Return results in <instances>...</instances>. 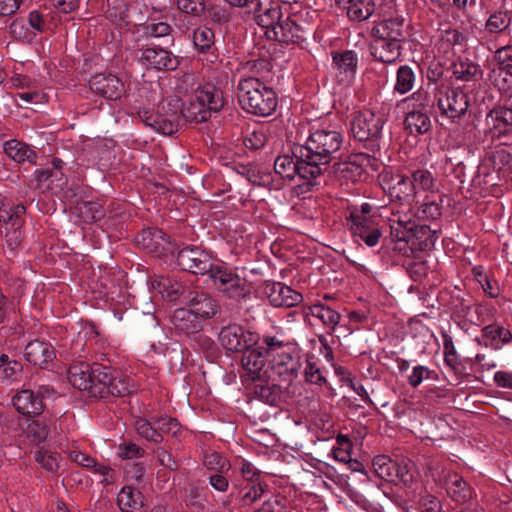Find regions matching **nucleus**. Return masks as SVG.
<instances>
[{"label": "nucleus", "mask_w": 512, "mask_h": 512, "mask_svg": "<svg viewBox=\"0 0 512 512\" xmlns=\"http://www.w3.org/2000/svg\"><path fill=\"white\" fill-rule=\"evenodd\" d=\"M510 16L507 12L498 11L490 15L486 21V28L491 33H498L505 30L510 25Z\"/></svg>", "instance_id": "obj_52"}, {"label": "nucleus", "mask_w": 512, "mask_h": 512, "mask_svg": "<svg viewBox=\"0 0 512 512\" xmlns=\"http://www.w3.org/2000/svg\"><path fill=\"white\" fill-rule=\"evenodd\" d=\"M435 98L440 114L451 120L461 118L469 107L467 94L459 88L441 86L437 88Z\"/></svg>", "instance_id": "obj_5"}, {"label": "nucleus", "mask_w": 512, "mask_h": 512, "mask_svg": "<svg viewBox=\"0 0 512 512\" xmlns=\"http://www.w3.org/2000/svg\"><path fill=\"white\" fill-rule=\"evenodd\" d=\"M173 327L178 332L192 335L202 329V321L188 307L176 309L171 317Z\"/></svg>", "instance_id": "obj_29"}, {"label": "nucleus", "mask_w": 512, "mask_h": 512, "mask_svg": "<svg viewBox=\"0 0 512 512\" xmlns=\"http://www.w3.org/2000/svg\"><path fill=\"white\" fill-rule=\"evenodd\" d=\"M332 67L340 82H350L357 69V54L352 50L332 53Z\"/></svg>", "instance_id": "obj_24"}, {"label": "nucleus", "mask_w": 512, "mask_h": 512, "mask_svg": "<svg viewBox=\"0 0 512 512\" xmlns=\"http://www.w3.org/2000/svg\"><path fill=\"white\" fill-rule=\"evenodd\" d=\"M496 312L495 307L490 303H475L473 318H477V322H472L474 325H481L493 319Z\"/></svg>", "instance_id": "obj_55"}, {"label": "nucleus", "mask_w": 512, "mask_h": 512, "mask_svg": "<svg viewBox=\"0 0 512 512\" xmlns=\"http://www.w3.org/2000/svg\"><path fill=\"white\" fill-rule=\"evenodd\" d=\"M384 118L370 110L358 111L351 121V133L358 141L373 140L380 137Z\"/></svg>", "instance_id": "obj_9"}, {"label": "nucleus", "mask_w": 512, "mask_h": 512, "mask_svg": "<svg viewBox=\"0 0 512 512\" xmlns=\"http://www.w3.org/2000/svg\"><path fill=\"white\" fill-rule=\"evenodd\" d=\"M214 286L231 299H242L250 293L245 279L226 267L215 265L209 274Z\"/></svg>", "instance_id": "obj_7"}, {"label": "nucleus", "mask_w": 512, "mask_h": 512, "mask_svg": "<svg viewBox=\"0 0 512 512\" xmlns=\"http://www.w3.org/2000/svg\"><path fill=\"white\" fill-rule=\"evenodd\" d=\"M158 431L161 433L171 434L173 436L178 435L181 430L179 422L175 418L163 416L155 421Z\"/></svg>", "instance_id": "obj_62"}, {"label": "nucleus", "mask_w": 512, "mask_h": 512, "mask_svg": "<svg viewBox=\"0 0 512 512\" xmlns=\"http://www.w3.org/2000/svg\"><path fill=\"white\" fill-rule=\"evenodd\" d=\"M25 359L40 368H47V366L53 362L56 357L53 346L44 341H31L29 342L24 350Z\"/></svg>", "instance_id": "obj_23"}, {"label": "nucleus", "mask_w": 512, "mask_h": 512, "mask_svg": "<svg viewBox=\"0 0 512 512\" xmlns=\"http://www.w3.org/2000/svg\"><path fill=\"white\" fill-rule=\"evenodd\" d=\"M140 60L146 67L157 70L174 69L177 65L176 59L169 51L155 47L146 48Z\"/></svg>", "instance_id": "obj_28"}, {"label": "nucleus", "mask_w": 512, "mask_h": 512, "mask_svg": "<svg viewBox=\"0 0 512 512\" xmlns=\"http://www.w3.org/2000/svg\"><path fill=\"white\" fill-rule=\"evenodd\" d=\"M436 101L435 94L432 95L428 90L420 88L410 96L404 98L401 102L409 111H429Z\"/></svg>", "instance_id": "obj_37"}, {"label": "nucleus", "mask_w": 512, "mask_h": 512, "mask_svg": "<svg viewBox=\"0 0 512 512\" xmlns=\"http://www.w3.org/2000/svg\"><path fill=\"white\" fill-rule=\"evenodd\" d=\"M49 393L48 387H41L37 395L31 390H22L13 397V405L23 415L36 416L42 413L44 408L42 398Z\"/></svg>", "instance_id": "obj_18"}, {"label": "nucleus", "mask_w": 512, "mask_h": 512, "mask_svg": "<svg viewBox=\"0 0 512 512\" xmlns=\"http://www.w3.org/2000/svg\"><path fill=\"white\" fill-rule=\"evenodd\" d=\"M301 369L299 358L294 357L292 352L279 353L270 360L271 381L279 388L289 389L298 378Z\"/></svg>", "instance_id": "obj_8"}, {"label": "nucleus", "mask_w": 512, "mask_h": 512, "mask_svg": "<svg viewBox=\"0 0 512 512\" xmlns=\"http://www.w3.org/2000/svg\"><path fill=\"white\" fill-rule=\"evenodd\" d=\"M11 35L18 40L30 41L35 37V32L26 26L23 19H15L10 25Z\"/></svg>", "instance_id": "obj_59"}, {"label": "nucleus", "mask_w": 512, "mask_h": 512, "mask_svg": "<svg viewBox=\"0 0 512 512\" xmlns=\"http://www.w3.org/2000/svg\"><path fill=\"white\" fill-rule=\"evenodd\" d=\"M242 375L246 381H270V366L266 365V357L261 349L253 348L244 352L242 359Z\"/></svg>", "instance_id": "obj_11"}, {"label": "nucleus", "mask_w": 512, "mask_h": 512, "mask_svg": "<svg viewBox=\"0 0 512 512\" xmlns=\"http://www.w3.org/2000/svg\"><path fill=\"white\" fill-rule=\"evenodd\" d=\"M373 468L380 478L393 481L396 462L392 461L389 457L385 455L376 456L373 459Z\"/></svg>", "instance_id": "obj_49"}, {"label": "nucleus", "mask_w": 512, "mask_h": 512, "mask_svg": "<svg viewBox=\"0 0 512 512\" xmlns=\"http://www.w3.org/2000/svg\"><path fill=\"white\" fill-rule=\"evenodd\" d=\"M168 106H172L173 109L169 108L164 114L156 113L147 115L148 113L145 112L144 118L146 125L164 135H171L176 132L180 124V117L177 112L179 108L178 101L175 100L173 104L169 102Z\"/></svg>", "instance_id": "obj_17"}, {"label": "nucleus", "mask_w": 512, "mask_h": 512, "mask_svg": "<svg viewBox=\"0 0 512 512\" xmlns=\"http://www.w3.org/2000/svg\"><path fill=\"white\" fill-rule=\"evenodd\" d=\"M283 43L300 44L306 39V32L289 17L281 21L269 37Z\"/></svg>", "instance_id": "obj_26"}, {"label": "nucleus", "mask_w": 512, "mask_h": 512, "mask_svg": "<svg viewBox=\"0 0 512 512\" xmlns=\"http://www.w3.org/2000/svg\"><path fill=\"white\" fill-rule=\"evenodd\" d=\"M380 184L392 200L407 203L408 205L415 201L410 177L385 172L380 176Z\"/></svg>", "instance_id": "obj_12"}, {"label": "nucleus", "mask_w": 512, "mask_h": 512, "mask_svg": "<svg viewBox=\"0 0 512 512\" xmlns=\"http://www.w3.org/2000/svg\"><path fill=\"white\" fill-rule=\"evenodd\" d=\"M241 108L249 114L267 117L278 105L275 91L255 77L244 78L237 86Z\"/></svg>", "instance_id": "obj_1"}, {"label": "nucleus", "mask_w": 512, "mask_h": 512, "mask_svg": "<svg viewBox=\"0 0 512 512\" xmlns=\"http://www.w3.org/2000/svg\"><path fill=\"white\" fill-rule=\"evenodd\" d=\"M265 293L275 307H292L302 299L301 294L281 282L266 285Z\"/></svg>", "instance_id": "obj_22"}, {"label": "nucleus", "mask_w": 512, "mask_h": 512, "mask_svg": "<svg viewBox=\"0 0 512 512\" xmlns=\"http://www.w3.org/2000/svg\"><path fill=\"white\" fill-rule=\"evenodd\" d=\"M371 55L383 63H393L401 55V46L397 42L374 36L370 44Z\"/></svg>", "instance_id": "obj_27"}, {"label": "nucleus", "mask_w": 512, "mask_h": 512, "mask_svg": "<svg viewBox=\"0 0 512 512\" xmlns=\"http://www.w3.org/2000/svg\"><path fill=\"white\" fill-rule=\"evenodd\" d=\"M391 234L397 241L408 242L413 236L415 223L408 214H393L390 219Z\"/></svg>", "instance_id": "obj_35"}, {"label": "nucleus", "mask_w": 512, "mask_h": 512, "mask_svg": "<svg viewBox=\"0 0 512 512\" xmlns=\"http://www.w3.org/2000/svg\"><path fill=\"white\" fill-rule=\"evenodd\" d=\"M137 433L148 441L159 443L162 441V435L158 431L157 427H153L152 424L145 418H139L134 423Z\"/></svg>", "instance_id": "obj_51"}, {"label": "nucleus", "mask_w": 512, "mask_h": 512, "mask_svg": "<svg viewBox=\"0 0 512 512\" xmlns=\"http://www.w3.org/2000/svg\"><path fill=\"white\" fill-rule=\"evenodd\" d=\"M256 7L260 8V5ZM255 19L258 25L267 29L266 35L270 37L276 29V26L283 20V17L278 6H271L265 8L263 12H261L260 9L255 10Z\"/></svg>", "instance_id": "obj_39"}, {"label": "nucleus", "mask_w": 512, "mask_h": 512, "mask_svg": "<svg viewBox=\"0 0 512 512\" xmlns=\"http://www.w3.org/2000/svg\"><path fill=\"white\" fill-rule=\"evenodd\" d=\"M418 215L423 220H436L441 216V207L436 200L426 201L419 208Z\"/></svg>", "instance_id": "obj_63"}, {"label": "nucleus", "mask_w": 512, "mask_h": 512, "mask_svg": "<svg viewBox=\"0 0 512 512\" xmlns=\"http://www.w3.org/2000/svg\"><path fill=\"white\" fill-rule=\"evenodd\" d=\"M90 89L108 99L118 100L125 92L123 81L114 74H97L89 81Z\"/></svg>", "instance_id": "obj_15"}, {"label": "nucleus", "mask_w": 512, "mask_h": 512, "mask_svg": "<svg viewBox=\"0 0 512 512\" xmlns=\"http://www.w3.org/2000/svg\"><path fill=\"white\" fill-rule=\"evenodd\" d=\"M258 348L261 349L265 355L271 357V359L279 355V353H288L293 350L291 344L285 339L282 333L263 335L261 345Z\"/></svg>", "instance_id": "obj_34"}, {"label": "nucleus", "mask_w": 512, "mask_h": 512, "mask_svg": "<svg viewBox=\"0 0 512 512\" xmlns=\"http://www.w3.org/2000/svg\"><path fill=\"white\" fill-rule=\"evenodd\" d=\"M236 465L245 481L250 483H262L260 481L261 471L257 469L254 464L247 461L246 459L239 458L236 462Z\"/></svg>", "instance_id": "obj_53"}, {"label": "nucleus", "mask_w": 512, "mask_h": 512, "mask_svg": "<svg viewBox=\"0 0 512 512\" xmlns=\"http://www.w3.org/2000/svg\"><path fill=\"white\" fill-rule=\"evenodd\" d=\"M343 136L336 130L318 129L310 133L304 145L296 146V153L309 164L322 170L332 155L340 150Z\"/></svg>", "instance_id": "obj_2"}, {"label": "nucleus", "mask_w": 512, "mask_h": 512, "mask_svg": "<svg viewBox=\"0 0 512 512\" xmlns=\"http://www.w3.org/2000/svg\"><path fill=\"white\" fill-rule=\"evenodd\" d=\"M143 248L149 253L159 257L170 250V242L166 235L159 229L144 230L141 234Z\"/></svg>", "instance_id": "obj_30"}, {"label": "nucleus", "mask_w": 512, "mask_h": 512, "mask_svg": "<svg viewBox=\"0 0 512 512\" xmlns=\"http://www.w3.org/2000/svg\"><path fill=\"white\" fill-rule=\"evenodd\" d=\"M499 175L495 170H490L487 166H481L473 178V184L483 190H488L498 184Z\"/></svg>", "instance_id": "obj_48"}, {"label": "nucleus", "mask_w": 512, "mask_h": 512, "mask_svg": "<svg viewBox=\"0 0 512 512\" xmlns=\"http://www.w3.org/2000/svg\"><path fill=\"white\" fill-rule=\"evenodd\" d=\"M428 111H408L404 125L411 134H424L429 131L431 121L427 115Z\"/></svg>", "instance_id": "obj_41"}, {"label": "nucleus", "mask_w": 512, "mask_h": 512, "mask_svg": "<svg viewBox=\"0 0 512 512\" xmlns=\"http://www.w3.org/2000/svg\"><path fill=\"white\" fill-rule=\"evenodd\" d=\"M219 341L224 349L230 352H242L251 348L259 341L258 336L238 324H229L219 333Z\"/></svg>", "instance_id": "obj_10"}, {"label": "nucleus", "mask_w": 512, "mask_h": 512, "mask_svg": "<svg viewBox=\"0 0 512 512\" xmlns=\"http://www.w3.org/2000/svg\"><path fill=\"white\" fill-rule=\"evenodd\" d=\"M440 41L448 47L462 46L465 42V37L458 30L448 27L441 31Z\"/></svg>", "instance_id": "obj_64"}, {"label": "nucleus", "mask_w": 512, "mask_h": 512, "mask_svg": "<svg viewBox=\"0 0 512 512\" xmlns=\"http://www.w3.org/2000/svg\"><path fill=\"white\" fill-rule=\"evenodd\" d=\"M177 264L184 270L193 274L211 273L215 267L211 256L199 248H184L178 252Z\"/></svg>", "instance_id": "obj_13"}, {"label": "nucleus", "mask_w": 512, "mask_h": 512, "mask_svg": "<svg viewBox=\"0 0 512 512\" xmlns=\"http://www.w3.org/2000/svg\"><path fill=\"white\" fill-rule=\"evenodd\" d=\"M410 180L413 185L415 199L420 192L433 193L436 191L437 180L429 170L417 169L413 171Z\"/></svg>", "instance_id": "obj_40"}, {"label": "nucleus", "mask_w": 512, "mask_h": 512, "mask_svg": "<svg viewBox=\"0 0 512 512\" xmlns=\"http://www.w3.org/2000/svg\"><path fill=\"white\" fill-rule=\"evenodd\" d=\"M193 43L200 52L207 51L214 44V33L208 27H199L193 32Z\"/></svg>", "instance_id": "obj_50"}, {"label": "nucleus", "mask_w": 512, "mask_h": 512, "mask_svg": "<svg viewBox=\"0 0 512 512\" xmlns=\"http://www.w3.org/2000/svg\"><path fill=\"white\" fill-rule=\"evenodd\" d=\"M307 314L319 319L324 326L334 330L340 321V314L322 303H316L308 307Z\"/></svg>", "instance_id": "obj_42"}, {"label": "nucleus", "mask_w": 512, "mask_h": 512, "mask_svg": "<svg viewBox=\"0 0 512 512\" xmlns=\"http://www.w3.org/2000/svg\"><path fill=\"white\" fill-rule=\"evenodd\" d=\"M56 453L40 450L35 454V460L47 471L56 472L59 468V459Z\"/></svg>", "instance_id": "obj_56"}, {"label": "nucleus", "mask_w": 512, "mask_h": 512, "mask_svg": "<svg viewBox=\"0 0 512 512\" xmlns=\"http://www.w3.org/2000/svg\"><path fill=\"white\" fill-rule=\"evenodd\" d=\"M474 304L469 299H459L453 307L456 316L465 319L469 323L477 322V318H473Z\"/></svg>", "instance_id": "obj_57"}, {"label": "nucleus", "mask_w": 512, "mask_h": 512, "mask_svg": "<svg viewBox=\"0 0 512 512\" xmlns=\"http://www.w3.org/2000/svg\"><path fill=\"white\" fill-rule=\"evenodd\" d=\"M117 504L122 512H141L142 493L131 486H125L117 495Z\"/></svg>", "instance_id": "obj_33"}, {"label": "nucleus", "mask_w": 512, "mask_h": 512, "mask_svg": "<svg viewBox=\"0 0 512 512\" xmlns=\"http://www.w3.org/2000/svg\"><path fill=\"white\" fill-rule=\"evenodd\" d=\"M350 19L364 21L375 11V4L367 0H353L350 6L346 7Z\"/></svg>", "instance_id": "obj_46"}, {"label": "nucleus", "mask_w": 512, "mask_h": 512, "mask_svg": "<svg viewBox=\"0 0 512 512\" xmlns=\"http://www.w3.org/2000/svg\"><path fill=\"white\" fill-rule=\"evenodd\" d=\"M441 483L448 496L457 503L464 504L474 496L472 487L456 472H446Z\"/></svg>", "instance_id": "obj_20"}, {"label": "nucleus", "mask_w": 512, "mask_h": 512, "mask_svg": "<svg viewBox=\"0 0 512 512\" xmlns=\"http://www.w3.org/2000/svg\"><path fill=\"white\" fill-rule=\"evenodd\" d=\"M24 213L25 208L23 205L12 206L8 203H3L0 206V226L4 227L6 236L13 233L15 234V240H18V231L23 224Z\"/></svg>", "instance_id": "obj_25"}, {"label": "nucleus", "mask_w": 512, "mask_h": 512, "mask_svg": "<svg viewBox=\"0 0 512 512\" xmlns=\"http://www.w3.org/2000/svg\"><path fill=\"white\" fill-rule=\"evenodd\" d=\"M89 393L94 397H123L130 393L128 379L113 374L110 368L101 365L92 367V381Z\"/></svg>", "instance_id": "obj_4"}, {"label": "nucleus", "mask_w": 512, "mask_h": 512, "mask_svg": "<svg viewBox=\"0 0 512 512\" xmlns=\"http://www.w3.org/2000/svg\"><path fill=\"white\" fill-rule=\"evenodd\" d=\"M483 337L491 342L495 348H500L499 343L507 344L512 340L510 330L498 325H487L482 330Z\"/></svg>", "instance_id": "obj_45"}, {"label": "nucleus", "mask_w": 512, "mask_h": 512, "mask_svg": "<svg viewBox=\"0 0 512 512\" xmlns=\"http://www.w3.org/2000/svg\"><path fill=\"white\" fill-rule=\"evenodd\" d=\"M372 34L399 43L405 37L404 20L397 17L381 21L372 28Z\"/></svg>", "instance_id": "obj_31"}, {"label": "nucleus", "mask_w": 512, "mask_h": 512, "mask_svg": "<svg viewBox=\"0 0 512 512\" xmlns=\"http://www.w3.org/2000/svg\"><path fill=\"white\" fill-rule=\"evenodd\" d=\"M369 158L365 154H354L345 161L336 162L333 165L334 175L343 181H357L364 172V167L368 164Z\"/></svg>", "instance_id": "obj_19"}, {"label": "nucleus", "mask_w": 512, "mask_h": 512, "mask_svg": "<svg viewBox=\"0 0 512 512\" xmlns=\"http://www.w3.org/2000/svg\"><path fill=\"white\" fill-rule=\"evenodd\" d=\"M186 307L196 315L202 323L219 312V305L208 293L193 291L189 293Z\"/></svg>", "instance_id": "obj_21"}, {"label": "nucleus", "mask_w": 512, "mask_h": 512, "mask_svg": "<svg viewBox=\"0 0 512 512\" xmlns=\"http://www.w3.org/2000/svg\"><path fill=\"white\" fill-rule=\"evenodd\" d=\"M22 364L16 360L0 364V379L14 381L22 372Z\"/></svg>", "instance_id": "obj_61"}, {"label": "nucleus", "mask_w": 512, "mask_h": 512, "mask_svg": "<svg viewBox=\"0 0 512 512\" xmlns=\"http://www.w3.org/2000/svg\"><path fill=\"white\" fill-rule=\"evenodd\" d=\"M67 377L73 387L89 391L92 383V368L90 369L85 363L72 365L68 369Z\"/></svg>", "instance_id": "obj_36"}, {"label": "nucleus", "mask_w": 512, "mask_h": 512, "mask_svg": "<svg viewBox=\"0 0 512 512\" xmlns=\"http://www.w3.org/2000/svg\"><path fill=\"white\" fill-rule=\"evenodd\" d=\"M4 152L10 159L18 163H33L36 159V153L26 143L15 139L4 144Z\"/></svg>", "instance_id": "obj_38"}, {"label": "nucleus", "mask_w": 512, "mask_h": 512, "mask_svg": "<svg viewBox=\"0 0 512 512\" xmlns=\"http://www.w3.org/2000/svg\"><path fill=\"white\" fill-rule=\"evenodd\" d=\"M203 465L211 471L225 473L230 469L229 461L216 451H206L203 456Z\"/></svg>", "instance_id": "obj_47"}, {"label": "nucleus", "mask_w": 512, "mask_h": 512, "mask_svg": "<svg viewBox=\"0 0 512 512\" xmlns=\"http://www.w3.org/2000/svg\"><path fill=\"white\" fill-rule=\"evenodd\" d=\"M350 230L354 238L363 241L367 246L374 247L382 237V231L378 224V218H364L355 215L350 222Z\"/></svg>", "instance_id": "obj_16"}, {"label": "nucleus", "mask_w": 512, "mask_h": 512, "mask_svg": "<svg viewBox=\"0 0 512 512\" xmlns=\"http://www.w3.org/2000/svg\"><path fill=\"white\" fill-rule=\"evenodd\" d=\"M294 159L289 155H282L276 158L274 162L275 172L283 178L293 179L296 175L300 178L307 180V185H313V180L319 177L322 173L321 169L313 166L306 161V159L299 157L294 149Z\"/></svg>", "instance_id": "obj_6"}, {"label": "nucleus", "mask_w": 512, "mask_h": 512, "mask_svg": "<svg viewBox=\"0 0 512 512\" xmlns=\"http://www.w3.org/2000/svg\"><path fill=\"white\" fill-rule=\"evenodd\" d=\"M266 489L263 483H251L242 490V502L250 505L262 497Z\"/></svg>", "instance_id": "obj_58"}, {"label": "nucleus", "mask_w": 512, "mask_h": 512, "mask_svg": "<svg viewBox=\"0 0 512 512\" xmlns=\"http://www.w3.org/2000/svg\"><path fill=\"white\" fill-rule=\"evenodd\" d=\"M432 371L424 365H417L412 368L411 373L407 376V381L413 388L418 387L424 380L431 378Z\"/></svg>", "instance_id": "obj_60"}, {"label": "nucleus", "mask_w": 512, "mask_h": 512, "mask_svg": "<svg viewBox=\"0 0 512 512\" xmlns=\"http://www.w3.org/2000/svg\"><path fill=\"white\" fill-rule=\"evenodd\" d=\"M68 457L76 464L91 468L95 474L103 476L102 482L111 484L115 481L114 473L111 468L105 465L97 464L93 458L80 451H70Z\"/></svg>", "instance_id": "obj_32"}, {"label": "nucleus", "mask_w": 512, "mask_h": 512, "mask_svg": "<svg viewBox=\"0 0 512 512\" xmlns=\"http://www.w3.org/2000/svg\"><path fill=\"white\" fill-rule=\"evenodd\" d=\"M79 211L85 221H97L104 216V209L99 202L90 201L83 203Z\"/></svg>", "instance_id": "obj_54"}, {"label": "nucleus", "mask_w": 512, "mask_h": 512, "mask_svg": "<svg viewBox=\"0 0 512 512\" xmlns=\"http://www.w3.org/2000/svg\"><path fill=\"white\" fill-rule=\"evenodd\" d=\"M415 74L412 68L408 65H402L398 68L396 73V82L394 91L399 94H405L412 90L415 84Z\"/></svg>", "instance_id": "obj_44"}, {"label": "nucleus", "mask_w": 512, "mask_h": 512, "mask_svg": "<svg viewBox=\"0 0 512 512\" xmlns=\"http://www.w3.org/2000/svg\"><path fill=\"white\" fill-rule=\"evenodd\" d=\"M480 74L479 65L468 58H459L453 64V75L457 80L472 81Z\"/></svg>", "instance_id": "obj_43"}, {"label": "nucleus", "mask_w": 512, "mask_h": 512, "mask_svg": "<svg viewBox=\"0 0 512 512\" xmlns=\"http://www.w3.org/2000/svg\"><path fill=\"white\" fill-rule=\"evenodd\" d=\"M485 134L491 139L512 136V108L498 106L489 111L485 118Z\"/></svg>", "instance_id": "obj_14"}, {"label": "nucleus", "mask_w": 512, "mask_h": 512, "mask_svg": "<svg viewBox=\"0 0 512 512\" xmlns=\"http://www.w3.org/2000/svg\"><path fill=\"white\" fill-rule=\"evenodd\" d=\"M224 106L222 91L212 85L197 88L182 104L181 116L185 121L201 123L207 121L211 112L220 111Z\"/></svg>", "instance_id": "obj_3"}]
</instances>
